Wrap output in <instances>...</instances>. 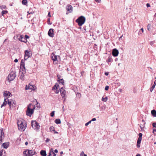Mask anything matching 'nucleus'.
Masks as SVG:
<instances>
[{"mask_svg":"<svg viewBox=\"0 0 156 156\" xmlns=\"http://www.w3.org/2000/svg\"><path fill=\"white\" fill-rule=\"evenodd\" d=\"M35 108V105H33L31 104H30L27 107L26 111V115L31 117L34 112V110Z\"/></svg>","mask_w":156,"mask_h":156,"instance_id":"nucleus-1","label":"nucleus"},{"mask_svg":"<svg viewBox=\"0 0 156 156\" xmlns=\"http://www.w3.org/2000/svg\"><path fill=\"white\" fill-rule=\"evenodd\" d=\"M85 20V18L83 16H81L76 20V22L77 23L79 26H81L84 23Z\"/></svg>","mask_w":156,"mask_h":156,"instance_id":"nucleus-2","label":"nucleus"},{"mask_svg":"<svg viewBox=\"0 0 156 156\" xmlns=\"http://www.w3.org/2000/svg\"><path fill=\"white\" fill-rule=\"evenodd\" d=\"M19 129L21 131H24L25 129L26 125L23 124V122L21 120H18L17 122Z\"/></svg>","mask_w":156,"mask_h":156,"instance_id":"nucleus-3","label":"nucleus"},{"mask_svg":"<svg viewBox=\"0 0 156 156\" xmlns=\"http://www.w3.org/2000/svg\"><path fill=\"white\" fill-rule=\"evenodd\" d=\"M35 152L33 150H27L23 152V154L25 156H32L34 154Z\"/></svg>","mask_w":156,"mask_h":156,"instance_id":"nucleus-4","label":"nucleus"},{"mask_svg":"<svg viewBox=\"0 0 156 156\" xmlns=\"http://www.w3.org/2000/svg\"><path fill=\"white\" fill-rule=\"evenodd\" d=\"M31 126L35 129L37 130L39 129L40 128V126L39 123L36 121H32Z\"/></svg>","mask_w":156,"mask_h":156,"instance_id":"nucleus-5","label":"nucleus"},{"mask_svg":"<svg viewBox=\"0 0 156 156\" xmlns=\"http://www.w3.org/2000/svg\"><path fill=\"white\" fill-rule=\"evenodd\" d=\"M16 76L15 73L13 72L11 73L8 76V79L9 82L13 80Z\"/></svg>","mask_w":156,"mask_h":156,"instance_id":"nucleus-6","label":"nucleus"},{"mask_svg":"<svg viewBox=\"0 0 156 156\" xmlns=\"http://www.w3.org/2000/svg\"><path fill=\"white\" fill-rule=\"evenodd\" d=\"M142 134L141 133H140L139 134V137L138 139L137 142V147L138 148H139L140 147V144L142 139Z\"/></svg>","mask_w":156,"mask_h":156,"instance_id":"nucleus-7","label":"nucleus"},{"mask_svg":"<svg viewBox=\"0 0 156 156\" xmlns=\"http://www.w3.org/2000/svg\"><path fill=\"white\" fill-rule=\"evenodd\" d=\"M31 55L32 54L30 51L28 50L25 51L24 59L25 60H27L28 58L31 56Z\"/></svg>","mask_w":156,"mask_h":156,"instance_id":"nucleus-8","label":"nucleus"},{"mask_svg":"<svg viewBox=\"0 0 156 156\" xmlns=\"http://www.w3.org/2000/svg\"><path fill=\"white\" fill-rule=\"evenodd\" d=\"M8 102L10 108L11 107H15L16 105V102L14 101H9L8 100Z\"/></svg>","mask_w":156,"mask_h":156,"instance_id":"nucleus-9","label":"nucleus"},{"mask_svg":"<svg viewBox=\"0 0 156 156\" xmlns=\"http://www.w3.org/2000/svg\"><path fill=\"white\" fill-rule=\"evenodd\" d=\"M4 137V135L3 132V129H0V145L1 144L2 140V138Z\"/></svg>","mask_w":156,"mask_h":156,"instance_id":"nucleus-10","label":"nucleus"},{"mask_svg":"<svg viewBox=\"0 0 156 156\" xmlns=\"http://www.w3.org/2000/svg\"><path fill=\"white\" fill-rule=\"evenodd\" d=\"M119 51L116 49H114L112 51V54L114 56L116 57L118 56L119 54Z\"/></svg>","mask_w":156,"mask_h":156,"instance_id":"nucleus-11","label":"nucleus"},{"mask_svg":"<svg viewBox=\"0 0 156 156\" xmlns=\"http://www.w3.org/2000/svg\"><path fill=\"white\" fill-rule=\"evenodd\" d=\"M3 95L4 96L8 98L10 97V95L12 96V95L11 93L7 91H5L3 92Z\"/></svg>","mask_w":156,"mask_h":156,"instance_id":"nucleus-12","label":"nucleus"},{"mask_svg":"<svg viewBox=\"0 0 156 156\" xmlns=\"http://www.w3.org/2000/svg\"><path fill=\"white\" fill-rule=\"evenodd\" d=\"M60 92L61 96L62 97V98H63L64 97H65L66 92H65V90L63 89V87H61V89H60Z\"/></svg>","mask_w":156,"mask_h":156,"instance_id":"nucleus-13","label":"nucleus"},{"mask_svg":"<svg viewBox=\"0 0 156 156\" xmlns=\"http://www.w3.org/2000/svg\"><path fill=\"white\" fill-rule=\"evenodd\" d=\"M48 34L49 36L53 37H54L53 29H50L48 32Z\"/></svg>","mask_w":156,"mask_h":156,"instance_id":"nucleus-14","label":"nucleus"},{"mask_svg":"<svg viewBox=\"0 0 156 156\" xmlns=\"http://www.w3.org/2000/svg\"><path fill=\"white\" fill-rule=\"evenodd\" d=\"M51 58L52 60H53L54 61V62L55 61L57 60V57H59V56L58 55L57 56L56 55H55L54 54H52L51 55Z\"/></svg>","mask_w":156,"mask_h":156,"instance_id":"nucleus-15","label":"nucleus"},{"mask_svg":"<svg viewBox=\"0 0 156 156\" xmlns=\"http://www.w3.org/2000/svg\"><path fill=\"white\" fill-rule=\"evenodd\" d=\"M66 9L67 11L69 12H71L73 11V7L71 5H68L66 7Z\"/></svg>","mask_w":156,"mask_h":156,"instance_id":"nucleus-16","label":"nucleus"},{"mask_svg":"<svg viewBox=\"0 0 156 156\" xmlns=\"http://www.w3.org/2000/svg\"><path fill=\"white\" fill-rule=\"evenodd\" d=\"M24 61L23 59H22L21 61L20 66L21 67H23L24 70L25 69V65H24Z\"/></svg>","mask_w":156,"mask_h":156,"instance_id":"nucleus-17","label":"nucleus"},{"mask_svg":"<svg viewBox=\"0 0 156 156\" xmlns=\"http://www.w3.org/2000/svg\"><path fill=\"white\" fill-rule=\"evenodd\" d=\"M9 146V144L7 143H5L2 144V146L4 148H7Z\"/></svg>","mask_w":156,"mask_h":156,"instance_id":"nucleus-18","label":"nucleus"},{"mask_svg":"<svg viewBox=\"0 0 156 156\" xmlns=\"http://www.w3.org/2000/svg\"><path fill=\"white\" fill-rule=\"evenodd\" d=\"M40 154L42 156H46V152L45 151L41 150L40 152Z\"/></svg>","mask_w":156,"mask_h":156,"instance_id":"nucleus-19","label":"nucleus"},{"mask_svg":"<svg viewBox=\"0 0 156 156\" xmlns=\"http://www.w3.org/2000/svg\"><path fill=\"white\" fill-rule=\"evenodd\" d=\"M152 115L154 117H156V111L155 110H152L151 111Z\"/></svg>","mask_w":156,"mask_h":156,"instance_id":"nucleus-20","label":"nucleus"},{"mask_svg":"<svg viewBox=\"0 0 156 156\" xmlns=\"http://www.w3.org/2000/svg\"><path fill=\"white\" fill-rule=\"evenodd\" d=\"M26 39L25 38L22 37V35L20 36V40L22 42H25V40Z\"/></svg>","mask_w":156,"mask_h":156,"instance_id":"nucleus-21","label":"nucleus"},{"mask_svg":"<svg viewBox=\"0 0 156 156\" xmlns=\"http://www.w3.org/2000/svg\"><path fill=\"white\" fill-rule=\"evenodd\" d=\"M58 81L59 82V83H61L63 85H64V82L63 79H60L59 80H58Z\"/></svg>","mask_w":156,"mask_h":156,"instance_id":"nucleus-22","label":"nucleus"},{"mask_svg":"<svg viewBox=\"0 0 156 156\" xmlns=\"http://www.w3.org/2000/svg\"><path fill=\"white\" fill-rule=\"evenodd\" d=\"M55 122L57 124H59L61 123V121L59 119H57L55 120Z\"/></svg>","mask_w":156,"mask_h":156,"instance_id":"nucleus-23","label":"nucleus"},{"mask_svg":"<svg viewBox=\"0 0 156 156\" xmlns=\"http://www.w3.org/2000/svg\"><path fill=\"white\" fill-rule=\"evenodd\" d=\"M24 74L23 72L22 73V74L20 76V78L21 80H24Z\"/></svg>","mask_w":156,"mask_h":156,"instance_id":"nucleus-24","label":"nucleus"},{"mask_svg":"<svg viewBox=\"0 0 156 156\" xmlns=\"http://www.w3.org/2000/svg\"><path fill=\"white\" fill-rule=\"evenodd\" d=\"M145 124V122H144V123L143 124H140V127L141 130H142L144 127V125Z\"/></svg>","mask_w":156,"mask_h":156,"instance_id":"nucleus-25","label":"nucleus"},{"mask_svg":"<svg viewBox=\"0 0 156 156\" xmlns=\"http://www.w3.org/2000/svg\"><path fill=\"white\" fill-rule=\"evenodd\" d=\"M48 156H56V154L55 153L52 151V154H51V152L49 153V154Z\"/></svg>","mask_w":156,"mask_h":156,"instance_id":"nucleus-26","label":"nucleus"},{"mask_svg":"<svg viewBox=\"0 0 156 156\" xmlns=\"http://www.w3.org/2000/svg\"><path fill=\"white\" fill-rule=\"evenodd\" d=\"M147 29L149 30L150 31L151 30V26L150 24H148L147 26Z\"/></svg>","mask_w":156,"mask_h":156,"instance_id":"nucleus-27","label":"nucleus"},{"mask_svg":"<svg viewBox=\"0 0 156 156\" xmlns=\"http://www.w3.org/2000/svg\"><path fill=\"white\" fill-rule=\"evenodd\" d=\"M108 100V98L107 97H105V98L102 97L101 99L102 101L106 102Z\"/></svg>","mask_w":156,"mask_h":156,"instance_id":"nucleus-28","label":"nucleus"},{"mask_svg":"<svg viewBox=\"0 0 156 156\" xmlns=\"http://www.w3.org/2000/svg\"><path fill=\"white\" fill-rule=\"evenodd\" d=\"M22 4L23 5H26L27 3V0H23L22 2Z\"/></svg>","mask_w":156,"mask_h":156,"instance_id":"nucleus-29","label":"nucleus"},{"mask_svg":"<svg viewBox=\"0 0 156 156\" xmlns=\"http://www.w3.org/2000/svg\"><path fill=\"white\" fill-rule=\"evenodd\" d=\"M8 13V11L6 10H3L2 12V16H4L5 14H6Z\"/></svg>","mask_w":156,"mask_h":156,"instance_id":"nucleus-30","label":"nucleus"},{"mask_svg":"<svg viewBox=\"0 0 156 156\" xmlns=\"http://www.w3.org/2000/svg\"><path fill=\"white\" fill-rule=\"evenodd\" d=\"M0 8L2 10L3 9H5L6 8V6L5 5H2L0 6Z\"/></svg>","mask_w":156,"mask_h":156,"instance_id":"nucleus-31","label":"nucleus"},{"mask_svg":"<svg viewBox=\"0 0 156 156\" xmlns=\"http://www.w3.org/2000/svg\"><path fill=\"white\" fill-rule=\"evenodd\" d=\"M58 87H59V85H58L57 86L56 84H55L52 88V90H55L57 89L58 88Z\"/></svg>","mask_w":156,"mask_h":156,"instance_id":"nucleus-32","label":"nucleus"},{"mask_svg":"<svg viewBox=\"0 0 156 156\" xmlns=\"http://www.w3.org/2000/svg\"><path fill=\"white\" fill-rule=\"evenodd\" d=\"M7 104H8V102H3L2 105L1 107L2 108L3 107L5 106Z\"/></svg>","mask_w":156,"mask_h":156,"instance_id":"nucleus-33","label":"nucleus"},{"mask_svg":"<svg viewBox=\"0 0 156 156\" xmlns=\"http://www.w3.org/2000/svg\"><path fill=\"white\" fill-rule=\"evenodd\" d=\"M29 89L31 90H33L34 87V86L31 85H29Z\"/></svg>","mask_w":156,"mask_h":156,"instance_id":"nucleus-34","label":"nucleus"},{"mask_svg":"<svg viewBox=\"0 0 156 156\" xmlns=\"http://www.w3.org/2000/svg\"><path fill=\"white\" fill-rule=\"evenodd\" d=\"M50 130L51 132L55 130V128L54 127L51 126L50 127Z\"/></svg>","mask_w":156,"mask_h":156,"instance_id":"nucleus-35","label":"nucleus"},{"mask_svg":"<svg viewBox=\"0 0 156 156\" xmlns=\"http://www.w3.org/2000/svg\"><path fill=\"white\" fill-rule=\"evenodd\" d=\"M155 87V86L154 85H153L151 87L150 89V91L151 92H152L154 89V88Z\"/></svg>","mask_w":156,"mask_h":156,"instance_id":"nucleus-36","label":"nucleus"},{"mask_svg":"<svg viewBox=\"0 0 156 156\" xmlns=\"http://www.w3.org/2000/svg\"><path fill=\"white\" fill-rule=\"evenodd\" d=\"M112 58L111 57H110V56H109V57H108V62H111V61H112Z\"/></svg>","mask_w":156,"mask_h":156,"instance_id":"nucleus-37","label":"nucleus"},{"mask_svg":"<svg viewBox=\"0 0 156 156\" xmlns=\"http://www.w3.org/2000/svg\"><path fill=\"white\" fill-rule=\"evenodd\" d=\"M54 112L55 111H52L51 113V117H53L54 115Z\"/></svg>","mask_w":156,"mask_h":156,"instance_id":"nucleus-38","label":"nucleus"},{"mask_svg":"<svg viewBox=\"0 0 156 156\" xmlns=\"http://www.w3.org/2000/svg\"><path fill=\"white\" fill-rule=\"evenodd\" d=\"M76 95H77V97H78L79 98H80V96H81V94H80V93H77L76 94Z\"/></svg>","mask_w":156,"mask_h":156,"instance_id":"nucleus-39","label":"nucleus"},{"mask_svg":"<svg viewBox=\"0 0 156 156\" xmlns=\"http://www.w3.org/2000/svg\"><path fill=\"white\" fill-rule=\"evenodd\" d=\"M91 121L90 120L88 122H87L85 124V126H87L89 124L91 123Z\"/></svg>","mask_w":156,"mask_h":156,"instance_id":"nucleus-40","label":"nucleus"},{"mask_svg":"<svg viewBox=\"0 0 156 156\" xmlns=\"http://www.w3.org/2000/svg\"><path fill=\"white\" fill-rule=\"evenodd\" d=\"M109 88V87L108 86H107L105 87V90H108Z\"/></svg>","mask_w":156,"mask_h":156,"instance_id":"nucleus-41","label":"nucleus"},{"mask_svg":"<svg viewBox=\"0 0 156 156\" xmlns=\"http://www.w3.org/2000/svg\"><path fill=\"white\" fill-rule=\"evenodd\" d=\"M152 125L153 126V127H154L155 128H156V123L154 122L153 123Z\"/></svg>","mask_w":156,"mask_h":156,"instance_id":"nucleus-42","label":"nucleus"},{"mask_svg":"<svg viewBox=\"0 0 156 156\" xmlns=\"http://www.w3.org/2000/svg\"><path fill=\"white\" fill-rule=\"evenodd\" d=\"M25 89L26 90L29 89V86H28L27 85H26Z\"/></svg>","mask_w":156,"mask_h":156,"instance_id":"nucleus-43","label":"nucleus"},{"mask_svg":"<svg viewBox=\"0 0 156 156\" xmlns=\"http://www.w3.org/2000/svg\"><path fill=\"white\" fill-rule=\"evenodd\" d=\"M25 39H28V38H29V37L27 35H25Z\"/></svg>","mask_w":156,"mask_h":156,"instance_id":"nucleus-44","label":"nucleus"},{"mask_svg":"<svg viewBox=\"0 0 156 156\" xmlns=\"http://www.w3.org/2000/svg\"><path fill=\"white\" fill-rule=\"evenodd\" d=\"M50 141V139L48 138H47L45 140V142L46 143H47L48 142H49Z\"/></svg>","mask_w":156,"mask_h":156,"instance_id":"nucleus-45","label":"nucleus"},{"mask_svg":"<svg viewBox=\"0 0 156 156\" xmlns=\"http://www.w3.org/2000/svg\"><path fill=\"white\" fill-rule=\"evenodd\" d=\"M8 98L5 99L4 100V102H7V101H8Z\"/></svg>","mask_w":156,"mask_h":156,"instance_id":"nucleus-46","label":"nucleus"},{"mask_svg":"<svg viewBox=\"0 0 156 156\" xmlns=\"http://www.w3.org/2000/svg\"><path fill=\"white\" fill-rule=\"evenodd\" d=\"M96 119L95 118H93L90 121H91V122H92V121H96Z\"/></svg>","mask_w":156,"mask_h":156,"instance_id":"nucleus-47","label":"nucleus"},{"mask_svg":"<svg viewBox=\"0 0 156 156\" xmlns=\"http://www.w3.org/2000/svg\"><path fill=\"white\" fill-rule=\"evenodd\" d=\"M84 152H83V151H82L81 152L80 155L81 156H83V155H84Z\"/></svg>","mask_w":156,"mask_h":156,"instance_id":"nucleus-48","label":"nucleus"},{"mask_svg":"<svg viewBox=\"0 0 156 156\" xmlns=\"http://www.w3.org/2000/svg\"><path fill=\"white\" fill-rule=\"evenodd\" d=\"M146 6L147 7H150V5L149 3H147L146 4Z\"/></svg>","mask_w":156,"mask_h":156,"instance_id":"nucleus-49","label":"nucleus"},{"mask_svg":"<svg viewBox=\"0 0 156 156\" xmlns=\"http://www.w3.org/2000/svg\"><path fill=\"white\" fill-rule=\"evenodd\" d=\"M3 152V151H0V156H2V152Z\"/></svg>","mask_w":156,"mask_h":156,"instance_id":"nucleus-50","label":"nucleus"},{"mask_svg":"<svg viewBox=\"0 0 156 156\" xmlns=\"http://www.w3.org/2000/svg\"><path fill=\"white\" fill-rule=\"evenodd\" d=\"M14 61L15 62H18V60L17 59H15Z\"/></svg>","mask_w":156,"mask_h":156,"instance_id":"nucleus-51","label":"nucleus"},{"mask_svg":"<svg viewBox=\"0 0 156 156\" xmlns=\"http://www.w3.org/2000/svg\"><path fill=\"white\" fill-rule=\"evenodd\" d=\"M55 92L56 94H58L59 92V90H57Z\"/></svg>","mask_w":156,"mask_h":156,"instance_id":"nucleus-52","label":"nucleus"},{"mask_svg":"<svg viewBox=\"0 0 156 156\" xmlns=\"http://www.w3.org/2000/svg\"><path fill=\"white\" fill-rule=\"evenodd\" d=\"M58 152V151L57 149H55L54 151V153H57Z\"/></svg>","mask_w":156,"mask_h":156,"instance_id":"nucleus-53","label":"nucleus"},{"mask_svg":"<svg viewBox=\"0 0 156 156\" xmlns=\"http://www.w3.org/2000/svg\"><path fill=\"white\" fill-rule=\"evenodd\" d=\"M48 16H49V17H51V16L50 15V12H48Z\"/></svg>","mask_w":156,"mask_h":156,"instance_id":"nucleus-54","label":"nucleus"},{"mask_svg":"<svg viewBox=\"0 0 156 156\" xmlns=\"http://www.w3.org/2000/svg\"><path fill=\"white\" fill-rule=\"evenodd\" d=\"M53 132H54V133H58V132H57V131H55V130H54L53 131Z\"/></svg>","mask_w":156,"mask_h":156,"instance_id":"nucleus-55","label":"nucleus"},{"mask_svg":"<svg viewBox=\"0 0 156 156\" xmlns=\"http://www.w3.org/2000/svg\"><path fill=\"white\" fill-rule=\"evenodd\" d=\"M105 75L108 76V72H105Z\"/></svg>","mask_w":156,"mask_h":156,"instance_id":"nucleus-56","label":"nucleus"},{"mask_svg":"<svg viewBox=\"0 0 156 156\" xmlns=\"http://www.w3.org/2000/svg\"><path fill=\"white\" fill-rule=\"evenodd\" d=\"M57 77H58V80L60 79V76L59 75H57Z\"/></svg>","mask_w":156,"mask_h":156,"instance_id":"nucleus-57","label":"nucleus"},{"mask_svg":"<svg viewBox=\"0 0 156 156\" xmlns=\"http://www.w3.org/2000/svg\"><path fill=\"white\" fill-rule=\"evenodd\" d=\"M156 85V80L154 81V84L153 85H154V86H155V85Z\"/></svg>","mask_w":156,"mask_h":156,"instance_id":"nucleus-58","label":"nucleus"},{"mask_svg":"<svg viewBox=\"0 0 156 156\" xmlns=\"http://www.w3.org/2000/svg\"><path fill=\"white\" fill-rule=\"evenodd\" d=\"M25 144L26 145H27L28 144V142H26L25 143Z\"/></svg>","mask_w":156,"mask_h":156,"instance_id":"nucleus-59","label":"nucleus"},{"mask_svg":"<svg viewBox=\"0 0 156 156\" xmlns=\"http://www.w3.org/2000/svg\"><path fill=\"white\" fill-rule=\"evenodd\" d=\"M52 151H53V150L52 148H51V150H50V151L51 152H52Z\"/></svg>","mask_w":156,"mask_h":156,"instance_id":"nucleus-60","label":"nucleus"},{"mask_svg":"<svg viewBox=\"0 0 156 156\" xmlns=\"http://www.w3.org/2000/svg\"><path fill=\"white\" fill-rule=\"evenodd\" d=\"M28 12V14H33V12H30L29 13V12Z\"/></svg>","mask_w":156,"mask_h":156,"instance_id":"nucleus-61","label":"nucleus"},{"mask_svg":"<svg viewBox=\"0 0 156 156\" xmlns=\"http://www.w3.org/2000/svg\"><path fill=\"white\" fill-rule=\"evenodd\" d=\"M156 132V129H154L153 130V132L154 133V132Z\"/></svg>","mask_w":156,"mask_h":156,"instance_id":"nucleus-62","label":"nucleus"},{"mask_svg":"<svg viewBox=\"0 0 156 156\" xmlns=\"http://www.w3.org/2000/svg\"><path fill=\"white\" fill-rule=\"evenodd\" d=\"M50 18H48V22H50Z\"/></svg>","mask_w":156,"mask_h":156,"instance_id":"nucleus-63","label":"nucleus"},{"mask_svg":"<svg viewBox=\"0 0 156 156\" xmlns=\"http://www.w3.org/2000/svg\"><path fill=\"white\" fill-rule=\"evenodd\" d=\"M141 30H142V32H144V30H143V28H141Z\"/></svg>","mask_w":156,"mask_h":156,"instance_id":"nucleus-64","label":"nucleus"}]
</instances>
